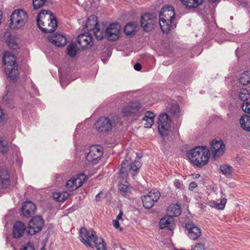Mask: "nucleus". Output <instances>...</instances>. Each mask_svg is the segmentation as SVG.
Segmentation results:
<instances>
[{
  "label": "nucleus",
  "mask_w": 250,
  "mask_h": 250,
  "mask_svg": "<svg viewBox=\"0 0 250 250\" xmlns=\"http://www.w3.org/2000/svg\"><path fill=\"white\" fill-rule=\"evenodd\" d=\"M113 225L115 228H116V229L119 228L120 225H119V220H117L116 219L113 220Z\"/></svg>",
  "instance_id": "nucleus-51"
},
{
  "label": "nucleus",
  "mask_w": 250,
  "mask_h": 250,
  "mask_svg": "<svg viewBox=\"0 0 250 250\" xmlns=\"http://www.w3.org/2000/svg\"><path fill=\"white\" fill-rule=\"evenodd\" d=\"M146 123L145 124V127L146 128H150L151 127L154 123V120H152V123L149 124L150 122L149 121H146Z\"/></svg>",
  "instance_id": "nucleus-52"
},
{
  "label": "nucleus",
  "mask_w": 250,
  "mask_h": 250,
  "mask_svg": "<svg viewBox=\"0 0 250 250\" xmlns=\"http://www.w3.org/2000/svg\"><path fill=\"white\" fill-rule=\"evenodd\" d=\"M77 47L79 49H84L90 47L93 45V38L88 33L80 34L76 39Z\"/></svg>",
  "instance_id": "nucleus-12"
},
{
  "label": "nucleus",
  "mask_w": 250,
  "mask_h": 250,
  "mask_svg": "<svg viewBox=\"0 0 250 250\" xmlns=\"http://www.w3.org/2000/svg\"><path fill=\"white\" fill-rule=\"evenodd\" d=\"M173 21L170 19H165L164 17L159 16V24L163 33H168L173 27L172 23Z\"/></svg>",
  "instance_id": "nucleus-23"
},
{
  "label": "nucleus",
  "mask_w": 250,
  "mask_h": 250,
  "mask_svg": "<svg viewBox=\"0 0 250 250\" xmlns=\"http://www.w3.org/2000/svg\"><path fill=\"white\" fill-rule=\"evenodd\" d=\"M120 189L121 192L125 193L129 189L128 187L125 185H122L120 186Z\"/></svg>",
  "instance_id": "nucleus-48"
},
{
  "label": "nucleus",
  "mask_w": 250,
  "mask_h": 250,
  "mask_svg": "<svg viewBox=\"0 0 250 250\" xmlns=\"http://www.w3.org/2000/svg\"><path fill=\"white\" fill-rule=\"evenodd\" d=\"M3 115L2 109L0 108V120L2 119V117Z\"/></svg>",
  "instance_id": "nucleus-55"
},
{
  "label": "nucleus",
  "mask_w": 250,
  "mask_h": 250,
  "mask_svg": "<svg viewBox=\"0 0 250 250\" xmlns=\"http://www.w3.org/2000/svg\"><path fill=\"white\" fill-rule=\"evenodd\" d=\"M133 115H138L141 113L143 108L141 105L138 102H132L128 104Z\"/></svg>",
  "instance_id": "nucleus-29"
},
{
  "label": "nucleus",
  "mask_w": 250,
  "mask_h": 250,
  "mask_svg": "<svg viewBox=\"0 0 250 250\" xmlns=\"http://www.w3.org/2000/svg\"><path fill=\"white\" fill-rule=\"evenodd\" d=\"M155 115L154 113L151 111H147L144 117L143 121H149L150 122L149 124L152 123V120H154Z\"/></svg>",
  "instance_id": "nucleus-41"
},
{
  "label": "nucleus",
  "mask_w": 250,
  "mask_h": 250,
  "mask_svg": "<svg viewBox=\"0 0 250 250\" xmlns=\"http://www.w3.org/2000/svg\"><path fill=\"white\" fill-rule=\"evenodd\" d=\"M103 155V150L101 146H92L85 149L80 157L81 158L86 159L87 161L95 164L101 159Z\"/></svg>",
  "instance_id": "nucleus-7"
},
{
  "label": "nucleus",
  "mask_w": 250,
  "mask_h": 250,
  "mask_svg": "<svg viewBox=\"0 0 250 250\" xmlns=\"http://www.w3.org/2000/svg\"><path fill=\"white\" fill-rule=\"evenodd\" d=\"M136 25L134 22H129L124 28L125 34L128 35H134L136 32Z\"/></svg>",
  "instance_id": "nucleus-33"
},
{
  "label": "nucleus",
  "mask_w": 250,
  "mask_h": 250,
  "mask_svg": "<svg viewBox=\"0 0 250 250\" xmlns=\"http://www.w3.org/2000/svg\"><path fill=\"white\" fill-rule=\"evenodd\" d=\"M81 241L87 248H93L97 250H106V244L104 239L98 237L93 229H86L82 228L80 230Z\"/></svg>",
  "instance_id": "nucleus-1"
},
{
  "label": "nucleus",
  "mask_w": 250,
  "mask_h": 250,
  "mask_svg": "<svg viewBox=\"0 0 250 250\" xmlns=\"http://www.w3.org/2000/svg\"><path fill=\"white\" fill-rule=\"evenodd\" d=\"M123 214V211L122 210H120V212H119V214L117 216V219L116 220H123V219L122 218V216Z\"/></svg>",
  "instance_id": "nucleus-54"
},
{
  "label": "nucleus",
  "mask_w": 250,
  "mask_h": 250,
  "mask_svg": "<svg viewBox=\"0 0 250 250\" xmlns=\"http://www.w3.org/2000/svg\"><path fill=\"white\" fill-rule=\"evenodd\" d=\"M95 36L98 40H102L104 37H106V28L105 25L98 24L93 30Z\"/></svg>",
  "instance_id": "nucleus-25"
},
{
  "label": "nucleus",
  "mask_w": 250,
  "mask_h": 250,
  "mask_svg": "<svg viewBox=\"0 0 250 250\" xmlns=\"http://www.w3.org/2000/svg\"><path fill=\"white\" fill-rule=\"evenodd\" d=\"M210 155L209 149L206 146H198L187 152V156L191 163L198 167L208 163Z\"/></svg>",
  "instance_id": "nucleus-2"
},
{
  "label": "nucleus",
  "mask_w": 250,
  "mask_h": 250,
  "mask_svg": "<svg viewBox=\"0 0 250 250\" xmlns=\"http://www.w3.org/2000/svg\"><path fill=\"white\" fill-rule=\"evenodd\" d=\"M21 250H35L33 243L31 242H28Z\"/></svg>",
  "instance_id": "nucleus-47"
},
{
  "label": "nucleus",
  "mask_w": 250,
  "mask_h": 250,
  "mask_svg": "<svg viewBox=\"0 0 250 250\" xmlns=\"http://www.w3.org/2000/svg\"><path fill=\"white\" fill-rule=\"evenodd\" d=\"M197 187V184L195 182H192L189 184L188 189L189 190L192 191Z\"/></svg>",
  "instance_id": "nucleus-49"
},
{
  "label": "nucleus",
  "mask_w": 250,
  "mask_h": 250,
  "mask_svg": "<svg viewBox=\"0 0 250 250\" xmlns=\"http://www.w3.org/2000/svg\"><path fill=\"white\" fill-rule=\"evenodd\" d=\"M174 186L177 189L182 190L184 188V186L179 180L176 179L174 182Z\"/></svg>",
  "instance_id": "nucleus-45"
},
{
  "label": "nucleus",
  "mask_w": 250,
  "mask_h": 250,
  "mask_svg": "<svg viewBox=\"0 0 250 250\" xmlns=\"http://www.w3.org/2000/svg\"><path fill=\"white\" fill-rule=\"evenodd\" d=\"M106 37L109 41H115L119 37L120 26L118 23H112L106 27Z\"/></svg>",
  "instance_id": "nucleus-14"
},
{
  "label": "nucleus",
  "mask_w": 250,
  "mask_h": 250,
  "mask_svg": "<svg viewBox=\"0 0 250 250\" xmlns=\"http://www.w3.org/2000/svg\"><path fill=\"white\" fill-rule=\"evenodd\" d=\"M44 249H45L44 246H43L41 248V249H40V250H44Z\"/></svg>",
  "instance_id": "nucleus-57"
},
{
  "label": "nucleus",
  "mask_w": 250,
  "mask_h": 250,
  "mask_svg": "<svg viewBox=\"0 0 250 250\" xmlns=\"http://www.w3.org/2000/svg\"><path fill=\"white\" fill-rule=\"evenodd\" d=\"M77 43L75 44L73 43L68 45L67 47V54L71 57H74L77 53Z\"/></svg>",
  "instance_id": "nucleus-38"
},
{
  "label": "nucleus",
  "mask_w": 250,
  "mask_h": 250,
  "mask_svg": "<svg viewBox=\"0 0 250 250\" xmlns=\"http://www.w3.org/2000/svg\"><path fill=\"white\" fill-rule=\"evenodd\" d=\"M169 111L174 116H179L180 108L179 105L176 103H172L169 104Z\"/></svg>",
  "instance_id": "nucleus-34"
},
{
  "label": "nucleus",
  "mask_w": 250,
  "mask_h": 250,
  "mask_svg": "<svg viewBox=\"0 0 250 250\" xmlns=\"http://www.w3.org/2000/svg\"><path fill=\"white\" fill-rule=\"evenodd\" d=\"M134 68L137 71H140L142 68V66L140 63H136L134 65Z\"/></svg>",
  "instance_id": "nucleus-50"
},
{
  "label": "nucleus",
  "mask_w": 250,
  "mask_h": 250,
  "mask_svg": "<svg viewBox=\"0 0 250 250\" xmlns=\"http://www.w3.org/2000/svg\"><path fill=\"white\" fill-rule=\"evenodd\" d=\"M48 39L49 42L59 47L64 46L67 42L64 36L58 33L54 34L53 36H48Z\"/></svg>",
  "instance_id": "nucleus-20"
},
{
  "label": "nucleus",
  "mask_w": 250,
  "mask_h": 250,
  "mask_svg": "<svg viewBox=\"0 0 250 250\" xmlns=\"http://www.w3.org/2000/svg\"><path fill=\"white\" fill-rule=\"evenodd\" d=\"M180 250H185V249H180Z\"/></svg>",
  "instance_id": "nucleus-63"
},
{
  "label": "nucleus",
  "mask_w": 250,
  "mask_h": 250,
  "mask_svg": "<svg viewBox=\"0 0 250 250\" xmlns=\"http://www.w3.org/2000/svg\"><path fill=\"white\" fill-rule=\"evenodd\" d=\"M96 200L97 201H99L100 200V194H98L96 196Z\"/></svg>",
  "instance_id": "nucleus-56"
},
{
  "label": "nucleus",
  "mask_w": 250,
  "mask_h": 250,
  "mask_svg": "<svg viewBox=\"0 0 250 250\" xmlns=\"http://www.w3.org/2000/svg\"><path fill=\"white\" fill-rule=\"evenodd\" d=\"M47 0H32L33 8L35 10H38L42 7L46 2Z\"/></svg>",
  "instance_id": "nucleus-40"
},
{
  "label": "nucleus",
  "mask_w": 250,
  "mask_h": 250,
  "mask_svg": "<svg viewBox=\"0 0 250 250\" xmlns=\"http://www.w3.org/2000/svg\"><path fill=\"white\" fill-rule=\"evenodd\" d=\"M130 111H131V110L130 109L128 104L122 109V114L124 116L133 115V113H132V112Z\"/></svg>",
  "instance_id": "nucleus-42"
},
{
  "label": "nucleus",
  "mask_w": 250,
  "mask_h": 250,
  "mask_svg": "<svg viewBox=\"0 0 250 250\" xmlns=\"http://www.w3.org/2000/svg\"><path fill=\"white\" fill-rule=\"evenodd\" d=\"M36 210L35 205L31 201L24 202L21 208L23 215L26 217H29L34 214Z\"/></svg>",
  "instance_id": "nucleus-18"
},
{
  "label": "nucleus",
  "mask_w": 250,
  "mask_h": 250,
  "mask_svg": "<svg viewBox=\"0 0 250 250\" xmlns=\"http://www.w3.org/2000/svg\"><path fill=\"white\" fill-rule=\"evenodd\" d=\"M220 170L224 175L229 176L232 173L233 168L230 166L226 164L220 166Z\"/></svg>",
  "instance_id": "nucleus-37"
},
{
  "label": "nucleus",
  "mask_w": 250,
  "mask_h": 250,
  "mask_svg": "<svg viewBox=\"0 0 250 250\" xmlns=\"http://www.w3.org/2000/svg\"><path fill=\"white\" fill-rule=\"evenodd\" d=\"M1 104L6 108H13L15 106L16 100L12 88L7 87V91L2 97Z\"/></svg>",
  "instance_id": "nucleus-13"
},
{
  "label": "nucleus",
  "mask_w": 250,
  "mask_h": 250,
  "mask_svg": "<svg viewBox=\"0 0 250 250\" xmlns=\"http://www.w3.org/2000/svg\"><path fill=\"white\" fill-rule=\"evenodd\" d=\"M70 195V193L64 191L61 192H55L53 193V198L56 199L59 202H63L66 200Z\"/></svg>",
  "instance_id": "nucleus-31"
},
{
  "label": "nucleus",
  "mask_w": 250,
  "mask_h": 250,
  "mask_svg": "<svg viewBox=\"0 0 250 250\" xmlns=\"http://www.w3.org/2000/svg\"><path fill=\"white\" fill-rule=\"evenodd\" d=\"M168 211L170 212V216H178L181 213L180 207L179 205L177 204L173 205L169 207L168 208Z\"/></svg>",
  "instance_id": "nucleus-36"
},
{
  "label": "nucleus",
  "mask_w": 250,
  "mask_h": 250,
  "mask_svg": "<svg viewBox=\"0 0 250 250\" xmlns=\"http://www.w3.org/2000/svg\"><path fill=\"white\" fill-rule=\"evenodd\" d=\"M26 227L21 221H17L13 227L12 235L14 238L21 237L24 233Z\"/></svg>",
  "instance_id": "nucleus-19"
},
{
  "label": "nucleus",
  "mask_w": 250,
  "mask_h": 250,
  "mask_svg": "<svg viewBox=\"0 0 250 250\" xmlns=\"http://www.w3.org/2000/svg\"><path fill=\"white\" fill-rule=\"evenodd\" d=\"M185 228L188 231L189 237L193 240H197L201 235L200 229L192 223L186 224Z\"/></svg>",
  "instance_id": "nucleus-17"
},
{
  "label": "nucleus",
  "mask_w": 250,
  "mask_h": 250,
  "mask_svg": "<svg viewBox=\"0 0 250 250\" xmlns=\"http://www.w3.org/2000/svg\"><path fill=\"white\" fill-rule=\"evenodd\" d=\"M171 120L167 114L165 113L161 114L158 118V130L162 136H167L168 135L170 128Z\"/></svg>",
  "instance_id": "nucleus-9"
},
{
  "label": "nucleus",
  "mask_w": 250,
  "mask_h": 250,
  "mask_svg": "<svg viewBox=\"0 0 250 250\" xmlns=\"http://www.w3.org/2000/svg\"><path fill=\"white\" fill-rule=\"evenodd\" d=\"M210 151L213 157L223 155L225 149V145L222 141L213 140L210 144Z\"/></svg>",
  "instance_id": "nucleus-16"
},
{
  "label": "nucleus",
  "mask_w": 250,
  "mask_h": 250,
  "mask_svg": "<svg viewBox=\"0 0 250 250\" xmlns=\"http://www.w3.org/2000/svg\"><path fill=\"white\" fill-rule=\"evenodd\" d=\"M75 180L77 181V182H78V184H77V185H79L81 184V186H82L83 183V182L82 180V179L79 178V177H77L76 178H75Z\"/></svg>",
  "instance_id": "nucleus-53"
},
{
  "label": "nucleus",
  "mask_w": 250,
  "mask_h": 250,
  "mask_svg": "<svg viewBox=\"0 0 250 250\" xmlns=\"http://www.w3.org/2000/svg\"><path fill=\"white\" fill-rule=\"evenodd\" d=\"M10 176L9 175L2 177L0 175V192L2 189L8 188L10 185Z\"/></svg>",
  "instance_id": "nucleus-30"
},
{
  "label": "nucleus",
  "mask_w": 250,
  "mask_h": 250,
  "mask_svg": "<svg viewBox=\"0 0 250 250\" xmlns=\"http://www.w3.org/2000/svg\"><path fill=\"white\" fill-rule=\"evenodd\" d=\"M159 16L164 17L165 19H170L173 21L175 19V12L173 7L167 5L163 7L160 13Z\"/></svg>",
  "instance_id": "nucleus-22"
},
{
  "label": "nucleus",
  "mask_w": 250,
  "mask_h": 250,
  "mask_svg": "<svg viewBox=\"0 0 250 250\" xmlns=\"http://www.w3.org/2000/svg\"><path fill=\"white\" fill-rule=\"evenodd\" d=\"M42 244L43 245V241H42Z\"/></svg>",
  "instance_id": "nucleus-61"
},
{
  "label": "nucleus",
  "mask_w": 250,
  "mask_h": 250,
  "mask_svg": "<svg viewBox=\"0 0 250 250\" xmlns=\"http://www.w3.org/2000/svg\"><path fill=\"white\" fill-rule=\"evenodd\" d=\"M240 126L244 130L250 132V116L243 114L239 121Z\"/></svg>",
  "instance_id": "nucleus-26"
},
{
  "label": "nucleus",
  "mask_w": 250,
  "mask_h": 250,
  "mask_svg": "<svg viewBox=\"0 0 250 250\" xmlns=\"http://www.w3.org/2000/svg\"><path fill=\"white\" fill-rule=\"evenodd\" d=\"M174 219L172 216H164L160 221V227L161 229L167 228L171 230L174 229Z\"/></svg>",
  "instance_id": "nucleus-21"
},
{
  "label": "nucleus",
  "mask_w": 250,
  "mask_h": 250,
  "mask_svg": "<svg viewBox=\"0 0 250 250\" xmlns=\"http://www.w3.org/2000/svg\"><path fill=\"white\" fill-rule=\"evenodd\" d=\"M141 167V162L139 160L132 161L129 157V153L125 156V159L121 164L119 174L122 178H127L130 174L133 177L138 174Z\"/></svg>",
  "instance_id": "nucleus-4"
},
{
  "label": "nucleus",
  "mask_w": 250,
  "mask_h": 250,
  "mask_svg": "<svg viewBox=\"0 0 250 250\" xmlns=\"http://www.w3.org/2000/svg\"><path fill=\"white\" fill-rule=\"evenodd\" d=\"M200 177V175L199 174H197L196 176V178H198V177Z\"/></svg>",
  "instance_id": "nucleus-58"
},
{
  "label": "nucleus",
  "mask_w": 250,
  "mask_h": 250,
  "mask_svg": "<svg viewBox=\"0 0 250 250\" xmlns=\"http://www.w3.org/2000/svg\"><path fill=\"white\" fill-rule=\"evenodd\" d=\"M2 60L4 72L10 81L15 82L19 74L15 57L10 53L6 52L3 56Z\"/></svg>",
  "instance_id": "nucleus-5"
},
{
  "label": "nucleus",
  "mask_w": 250,
  "mask_h": 250,
  "mask_svg": "<svg viewBox=\"0 0 250 250\" xmlns=\"http://www.w3.org/2000/svg\"><path fill=\"white\" fill-rule=\"evenodd\" d=\"M186 7L191 8H196L201 5L203 0H180Z\"/></svg>",
  "instance_id": "nucleus-28"
},
{
  "label": "nucleus",
  "mask_w": 250,
  "mask_h": 250,
  "mask_svg": "<svg viewBox=\"0 0 250 250\" xmlns=\"http://www.w3.org/2000/svg\"><path fill=\"white\" fill-rule=\"evenodd\" d=\"M37 21L40 29L45 33L53 32L57 28V19L50 10L41 11L37 16Z\"/></svg>",
  "instance_id": "nucleus-3"
},
{
  "label": "nucleus",
  "mask_w": 250,
  "mask_h": 250,
  "mask_svg": "<svg viewBox=\"0 0 250 250\" xmlns=\"http://www.w3.org/2000/svg\"><path fill=\"white\" fill-rule=\"evenodd\" d=\"M118 122V116L101 117L95 124L97 130L101 132L106 133L111 131L112 127Z\"/></svg>",
  "instance_id": "nucleus-8"
},
{
  "label": "nucleus",
  "mask_w": 250,
  "mask_h": 250,
  "mask_svg": "<svg viewBox=\"0 0 250 250\" xmlns=\"http://www.w3.org/2000/svg\"><path fill=\"white\" fill-rule=\"evenodd\" d=\"M221 194H222L224 195V194H223V192L222 191L221 192Z\"/></svg>",
  "instance_id": "nucleus-60"
},
{
  "label": "nucleus",
  "mask_w": 250,
  "mask_h": 250,
  "mask_svg": "<svg viewBox=\"0 0 250 250\" xmlns=\"http://www.w3.org/2000/svg\"><path fill=\"white\" fill-rule=\"evenodd\" d=\"M239 97V99L243 101V103H246L247 102L246 101L249 99L250 94L248 90L244 88L240 90Z\"/></svg>",
  "instance_id": "nucleus-39"
},
{
  "label": "nucleus",
  "mask_w": 250,
  "mask_h": 250,
  "mask_svg": "<svg viewBox=\"0 0 250 250\" xmlns=\"http://www.w3.org/2000/svg\"><path fill=\"white\" fill-rule=\"evenodd\" d=\"M97 18L95 16H90L86 21L85 27L88 30H94L98 25Z\"/></svg>",
  "instance_id": "nucleus-27"
},
{
  "label": "nucleus",
  "mask_w": 250,
  "mask_h": 250,
  "mask_svg": "<svg viewBox=\"0 0 250 250\" xmlns=\"http://www.w3.org/2000/svg\"><path fill=\"white\" fill-rule=\"evenodd\" d=\"M4 40L5 43L10 49L16 50L19 48L18 39L15 36L10 34H6Z\"/></svg>",
  "instance_id": "nucleus-24"
},
{
  "label": "nucleus",
  "mask_w": 250,
  "mask_h": 250,
  "mask_svg": "<svg viewBox=\"0 0 250 250\" xmlns=\"http://www.w3.org/2000/svg\"><path fill=\"white\" fill-rule=\"evenodd\" d=\"M195 249L205 250L206 249V247L204 243H197L195 246L192 247L191 250H194Z\"/></svg>",
  "instance_id": "nucleus-46"
},
{
  "label": "nucleus",
  "mask_w": 250,
  "mask_h": 250,
  "mask_svg": "<svg viewBox=\"0 0 250 250\" xmlns=\"http://www.w3.org/2000/svg\"><path fill=\"white\" fill-rule=\"evenodd\" d=\"M241 107L245 112L250 114V101L243 103L241 104Z\"/></svg>",
  "instance_id": "nucleus-43"
},
{
  "label": "nucleus",
  "mask_w": 250,
  "mask_h": 250,
  "mask_svg": "<svg viewBox=\"0 0 250 250\" xmlns=\"http://www.w3.org/2000/svg\"><path fill=\"white\" fill-rule=\"evenodd\" d=\"M174 250H178V249H174Z\"/></svg>",
  "instance_id": "nucleus-62"
},
{
  "label": "nucleus",
  "mask_w": 250,
  "mask_h": 250,
  "mask_svg": "<svg viewBox=\"0 0 250 250\" xmlns=\"http://www.w3.org/2000/svg\"><path fill=\"white\" fill-rule=\"evenodd\" d=\"M161 196L160 192L157 189H153L148 194L142 197L143 206L147 209L151 208L155 202H157Z\"/></svg>",
  "instance_id": "nucleus-10"
},
{
  "label": "nucleus",
  "mask_w": 250,
  "mask_h": 250,
  "mask_svg": "<svg viewBox=\"0 0 250 250\" xmlns=\"http://www.w3.org/2000/svg\"><path fill=\"white\" fill-rule=\"evenodd\" d=\"M239 82L243 85H247L250 83V71H246L241 74L239 79Z\"/></svg>",
  "instance_id": "nucleus-32"
},
{
  "label": "nucleus",
  "mask_w": 250,
  "mask_h": 250,
  "mask_svg": "<svg viewBox=\"0 0 250 250\" xmlns=\"http://www.w3.org/2000/svg\"><path fill=\"white\" fill-rule=\"evenodd\" d=\"M76 182L77 181L75 180V178L72 177L71 179L67 181L65 186L69 191L74 190L81 187V184L77 185Z\"/></svg>",
  "instance_id": "nucleus-35"
},
{
  "label": "nucleus",
  "mask_w": 250,
  "mask_h": 250,
  "mask_svg": "<svg viewBox=\"0 0 250 250\" xmlns=\"http://www.w3.org/2000/svg\"><path fill=\"white\" fill-rule=\"evenodd\" d=\"M44 221L40 216L34 217L28 223V229L27 232L28 234L33 235L40 231L43 226Z\"/></svg>",
  "instance_id": "nucleus-11"
},
{
  "label": "nucleus",
  "mask_w": 250,
  "mask_h": 250,
  "mask_svg": "<svg viewBox=\"0 0 250 250\" xmlns=\"http://www.w3.org/2000/svg\"><path fill=\"white\" fill-rule=\"evenodd\" d=\"M61 83L62 85V86L63 85H62V82L61 81Z\"/></svg>",
  "instance_id": "nucleus-59"
},
{
  "label": "nucleus",
  "mask_w": 250,
  "mask_h": 250,
  "mask_svg": "<svg viewBox=\"0 0 250 250\" xmlns=\"http://www.w3.org/2000/svg\"><path fill=\"white\" fill-rule=\"evenodd\" d=\"M154 22V17L151 14H145L141 18V26L145 31H150L153 28Z\"/></svg>",
  "instance_id": "nucleus-15"
},
{
  "label": "nucleus",
  "mask_w": 250,
  "mask_h": 250,
  "mask_svg": "<svg viewBox=\"0 0 250 250\" xmlns=\"http://www.w3.org/2000/svg\"><path fill=\"white\" fill-rule=\"evenodd\" d=\"M28 19V14L25 11L17 9L11 15L9 26L12 29L21 28L27 22Z\"/></svg>",
  "instance_id": "nucleus-6"
},
{
  "label": "nucleus",
  "mask_w": 250,
  "mask_h": 250,
  "mask_svg": "<svg viewBox=\"0 0 250 250\" xmlns=\"http://www.w3.org/2000/svg\"><path fill=\"white\" fill-rule=\"evenodd\" d=\"M227 203V199L223 198L221 199L220 203H214L215 207L218 209H223L225 208V206Z\"/></svg>",
  "instance_id": "nucleus-44"
}]
</instances>
